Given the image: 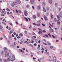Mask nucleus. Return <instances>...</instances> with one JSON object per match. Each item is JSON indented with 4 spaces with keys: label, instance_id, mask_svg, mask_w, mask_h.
Listing matches in <instances>:
<instances>
[{
    "label": "nucleus",
    "instance_id": "obj_1",
    "mask_svg": "<svg viewBox=\"0 0 62 62\" xmlns=\"http://www.w3.org/2000/svg\"><path fill=\"white\" fill-rule=\"evenodd\" d=\"M9 54L8 52H6L5 54V56H6V57L8 56H9Z\"/></svg>",
    "mask_w": 62,
    "mask_h": 62
},
{
    "label": "nucleus",
    "instance_id": "obj_2",
    "mask_svg": "<svg viewBox=\"0 0 62 62\" xmlns=\"http://www.w3.org/2000/svg\"><path fill=\"white\" fill-rule=\"evenodd\" d=\"M24 15L26 16H27L28 15V13H27V11L26 10L24 11Z\"/></svg>",
    "mask_w": 62,
    "mask_h": 62
},
{
    "label": "nucleus",
    "instance_id": "obj_3",
    "mask_svg": "<svg viewBox=\"0 0 62 62\" xmlns=\"http://www.w3.org/2000/svg\"><path fill=\"white\" fill-rule=\"evenodd\" d=\"M16 2L18 4H20L21 3V1L20 0H16Z\"/></svg>",
    "mask_w": 62,
    "mask_h": 62
},
{
    "label": "nucleus",
    "instance_id": "obj_4",
    "mask_svg": "<svg viewBox=\"0 0 62 62\" xmlns=\"http://www.w3.org/2000/svg\"><path fill=\"white\" fill-rule=\"evenodd\" d=\"M11 60V56H9L7 58V60L8 61H10Z\"/></svg>",
    "mask_w": 62,
    "mask_h": 62
},
{
    "label": "nucleus",
    "instance_id": "obj_5",
    "mask_svg": "<svg viewBox=\"0 0 62 62\" xmlns=\"http://www.w3.org/2000/svg\"><path fill=\"white\" fill-rule=\"evenodd\" d=\"M30 2L31 4H34L35 3V1L34 0H31Z\"/></svg>",
    "mask_w": 62,
    "mask_h": 62
},
{
    "label": "nucleus",
    "instance_id": "obj_6",
    "mask_svg": "<svg viewBox=\"0 0 62 62\" xmlns=\"http://www.w3.org/2000/svg\"><path fill=\"white\" fill-rule=\"evenodd\" d=\"M56 57L55 56H54L53 58V61L54 62L55 61H56Z\"/></svg>",
    "mask_w": 62,
    "mask_h": 62
},
{
    "label": "nucleus",
    "instance_id": "obj_7",
    "mask_svg": "<svg viewBox=\"0 0 62 62\" xmlns=\"http://www.w3.org/2000/svg\"><path fill=\"white\" fill-rule=\"evenodd\" d=\"M4 50L5 52H7L8 51V49H7V48H6V47H4Z\"/></svg>",
    "mask_w": 62,
    "mask_h": 62
},
{
    "label": "nucleus",
    "instance_id": "obj_8",
    "mask_svg": "<svg viewBox=\"0 0 62 62\" xmlns=\"http://www.w3.org/2000/svg\"><path fill=\"white\" fill-rule=\"evenodd\" d=\"M44 19L46 21H47V20H48V19H47V17H46V16H44Z\"/></svg>",
    "mask_w": 62,
    "mask_h": 62
},
{
    "label": "nucleus",
    "instance_id": "obj_9",
    "mask_svg": "<svg viewBox=\"0 0 62 62\" xmlns=\"http://www.w3.org/2000/svg\"><path fill=\"white\" fill-rule=\"evenodd\" d=\"M49 2L50 4H52L53 3V1L52 0H49Z\"/></svg>",
    "mask_w": 62,
    "mask_h": 62
},
{
    "label": "nucleus",
    "instance_id": "obj_10",
    "mask_svg": "<svg viewBox=\"0 0 62 62\" xmlns=\"http://www.w3.org/2000/svg\"><path fill=\"white\" fill-rule=\"evenodd\" d=\"M50 31L51 32H54V30L52 28L50 29Z\"/></svg>",
    "mask_w": 62,
    "mask_h": 62
},
{
    "label": "nucleus",
    "instance_id": "obj_11",
    "mask_svg": "<svg viewBox=\"0 0 62 62\" xmlns=\"http://www.w3.org/2000/svg\"><path fill=\"white\" fill-rule=\"evenodd\" d=\"M12 58L13 60H14L15 58V56H14L12 55Z\"/></svg>",
    "mask_w": 62,
    "mask_h": 62
},
{
    "label": "nucleus",
    "instance_id": "obj_12",
    "mask_svg": "<svg viewBox=\"0 0 62 62\" xmlns=\"http://www.w3.org/2000/svg\"><path fill=\"white\" fill-rule=\"evenodd\" d=\"M43 9L44 11V12H46V10H45V8L44 7H43Z\"/></svg>",
    "mask_w": 62,
    "mask_h": 62
},
{
    "label": "nucleus",
    "instance_id": "obj_13",
    "mask_svg": "<svg viewBox=\"0 0 62 62\" xmlns=\"http://www.w3.org/2000/svg\"><path fill=\"white\" fill-rule=\"evenodd\" d=\"M3 61L4 62H8V61L6 59H3Z\"/></svg>",
    "mask_w": 62,
    "mask_h": 62
},
{
    "label": "nucleus",
    "instance_id": "obj_14",
    "mask_svg": "<svg viewBox=\"0 0 62 62\" xmlns=\"http://www.w3.org/2000/svg\"><path fill=\"white\" fill-rule=\"evenodd\" d=\"M38 8L39 9V10H40V5H39L38 6Z\"/></svg>",
    "mask_w": 62,
    "mask_h": 62
},
{
    "label": "nucleus",
    "instance_id": "obj_15",
    "mask_svg": "<svg viewBox=\"0 0 62 62\" xmlns=\"http://www.w3.org/2000/svg\"><path fill=\"white\" fill-rule=\"evenodd\" d=\"M4 52L3 51H2L1 52L0 54H1V55H3L4 54Z\"/></svg>",
    "mask_w": 62,
    "mask_h": 62
},
{
    "label": "nucleus",
    "instance_id": "obj_16",
    "mask_svg": "<svg viewBox=\"0 0 62 62\" xmlns=\"http://www.w3.org/2000/svg\"><path fill=\"white\" fill-rule=\"evenodd\" d=\"M60 17H62V12H61L60 14Z\"/></svg>",
    "mask_w": 62,
    "mask_h": 62
},
{
    "label": "nucleus",
    "instance_id": "obj_17",
    "mask_svg": "<svg viewBox=\"0 0 62 62\" xmlns=\"http://www.w3.org/2000/svg\"><path fill=\"white\" fill-rule=\"evenodd\" d=\"M19 35L20 37H23V35L22 33L19 34Z\"/></svg>",
    "mask_w": 62,
    "mask_h": 62
},
{
    "label": "nucleus",
    "instance_id": "obj_18",
    "mask_svg": "<svg viewBox=\"0 0 62 62\" xmlns=\"http://www.w3.org/2000/svg\"><path fill=\"white\" fill-rule=\"evenodd\" d=\"M24 19L26 20V22H28V19L27 18H26V17H24Z\"/></svg>",
    "mask_w": 62,
    "mask_h": 62
},
{
    "label": "nucleus",
    "instance_id": "obj_19",
    "mask_svg": "<svg viewBox=\"0 0 62 62\" xmlns=\"http://www.w3.org/2000/svg\"><path fill=\"white\" fill-rule=\"evenodd\" d=\"M11 6L12 7L14 8V4L13 3H12L11 4Z\"/></svg>",
    "mask_w": 62,
    "mask_h": 62
},
{
    "label": "nucleus",
    "instance_id": "obj_20",
    "mask_svg": "<svg viewBox=\"0 0 62 62\" xmlns=\"http://www.w3.org/2000/svg\"><path fill=\"white\" fill-rule=\"evenodd\" d=\"M2 28H3V27H2V26L1 25H0V29L1 30H2Z\"/></svg>",
    "mask_w": 62,
    "mask_h": 62
},
{
    "label": "nucleus",
    "instance_id": "obj_21",
    "mask_svg": "<svg viewBox=\"0 0 62 62\" xmlns=\"http://www.w3.org/2000/svg\"><path fill=\"white\" fill-rule=\"evenodd\" d=\"M30 5H27L26 6L27 8H29Z\"/></svg>",
    "mask_w": 62,
    "mask_h": 62
},
{
    "label": "nucleus",
    "instance_id": "obj_22",
    "mask_svg": "<svg viewBox=\"0 0 62 62\" xmlns=\"http://www.w3.org/2000/svg\"><path fill=\"white\" fill-rule=\"evenodd\" d=\"M2 23L3 24H4V25H6L7 24V23H5V22H2Z\"/></svg>",
    "mask_w": 62,
    "mask_h": 62
},
{
    "label": "nucleus",
    "instance_id": "obj_23",
    "mask_svg": "<svg viewBox=\"0 0 62 62\" xmlns=\"http://www.w3.org/2000/svg\"><path fill=\"white\" fill-rule=\"evenodd\" d=\"M38 33L39 34H40V33H41V34H42V31H39V32H38Z\"/></svg>",
    "mask_w": 62,
    "mask_h": 62
},
{
    "label": "nucleus",
    "instance_id": "obj_24",
    "mask_svg": "<svg viewBox=\"0 0 62 62\" xmlns=\"http://www.w3.org/2000/svg\"><path fill=\"white\" fill-rule=\"evenodd\" d=\"M37 16H38V17H40V14L39 13H37Z\"/></svg>",
    "mask_w": 62,
    "mask_h": 62
},
{
    "label": "nucleus",
    "instance_id": "obj_25",
    "mask_svg": "<svg viewBox=\"0 0 62 62\" xmlns=\"http://www.w3.org/2000/svg\"><path fill=\"white\" fill-rule=\"evenodd\" d=\"M17 2H13V4H14V5H17Z\"/></svg>",
    "mask_w": 62,
    "mask_h": 62
},
{
    "label": "nucleus",
    "instance_id": "obj_26",
    "mask_svg": "<svg viewBox=\"0 0 62 62\" xmlns=\"http://www.w3.org/2000/svg\"><path fill=\"white\" fill-rule=\"evenodd\" d=\"M57 22L59 25L60 24V22H59V20H57Z\"/></svg>",
    "mask_w": 62,
    "mask_h": 62
},
{
    "label": "nucleus",
    "instance_id": "obj_27",
    "mask_svg": "<svg viewBox=\"0 0 62 62\" xmlns=\"http://www.w3.org/2000/svg\"><path fill=\"white\" fill-rule=\"evenodd\" d=\"M57 17L59 20H60V17L59 16H57Z\"/></svg>",
    "mask_w": 62,
    "mask_h": 62
},
{
    "label": "nucleus",
    "instance_id": "obj_28",
    "mask_svg": "<svg viewBox=\"0 0 62 62\" xmlns=\"http://www.w3.org/2000/svg\"><path fill=\"white\" fill-rule=\"evenodd\" d=\"M44 59V57H43V58H40V60H42Z\"/></svg>",
    "mask_w": 62,
    "mask_h": 62
},
{
    "label": "nucleus",
    "instance_id": "obj_29",
    "mask_svg": "<svg viewBox=\"0 0 62 62\" xmlns=\"http://www.w3.org/2000/svg\"><path fill=\"white\" fill-rule=\"evenodd\" d=\"M20 52H22V53H24V51H23L22 49L20 50Z\"/></svg>",
    "mask_w": 62,
    "mask_h": 62
},
{
    "label": "nucleus",
    "instance_id": "obj_30",
    "mask_svg": "<svg viewBox=\"0 0 62 62\" xmlns=\"http://www.w3.org/2000/svg\"><path fill=\"white\" fill-rule=\"evenodd\" d=\"M33 18L34 19H36V16H33Z\"/></svg>",
    "mask_w": 62,
    "mask_h": 62
},
{
    "label": "nucleus",
    "instance_id": "obj_31",
    "mask_svg": "<svg viewBox=\"0 0 62 62\" xmlns=\"http://www.w3.org/2000/svg\"><path fill=\"white\" fill-rule=\"evenodd\" d=\"M31 43H34V40H31Z\"/></svg>",
    "mask_w": 62,
    "mask_h": 62
},
{
    "label": "nucleus",
    "instance_id": "obj_32",
    "mask_svg": "<svg viewBox=\"0 0 62 62\" xmlns=\"http://www.w3.org/2000/svg\"><path fill=\"white\" fill-rule=\"evenodd\" d=\"M40 20H39L38 22V23H40Z\"/></svg>",
    "mask_w": 62,
    "mask_h": 62
},
{
    "label": "nucleus",
    "instance_id": "obj_33",
    "mask_svg": "<svg viewBox=\"0 0 62 62\" xmlns=\"http://www.w3.org/2000/svg\"><path fill=\"white\" fill-rule=\"evenodd\" d=\"M46 9L47 10V11H49V8L47 7L46 8Z\"/></svg>",
    "mask_w": 62,
    "mask_h": 62
},
{
    "label": "nucleus",
    "instance_id": "obj_34",
    "mask_svg": "<svg viewBox=\"0 0 62 62\" xmlns=\"http://www.w3.org/2000/svg\"><path fill=\"white\" fill-rule=\"evenodd\" d=\"M42 5H43L44 6V5H45V2H43L42 3Z\"/></svg>",
    "mask_w": 62,
    "mask_h": 62
},
{
    "label": "nucleus",
    "instance_id": "obj_35",
    "mask_svg": "<svg viewBox=\"0 0 62 62\" xmlns=\"http://www.w3.org/2000/svg\"><path fill=\"white\" fill-rule=\"evenodd\" d=\"M18 12H19L20 13H22V12H21V11L20 10H18Z\"/></svg>",
    "mask_w": 62,
    "mask_h": 62
},
{
    "label": "nucleus",
    "instance_id": "obj_36",
    "mask_svg": "<svg viewBox=\"0 0 62 62\" xmlns=\"http://www.w3.org/2000/svg\"><path fill=\"white\" fill-rule=\"evenodd\" d=\"M13 33V31H11L9 33V34H11V33Z\"/></svg>",
    "mask_w": 62,
    "mask_h": 62
},
{
    "label": "nucleus",
    "instance_id": "obj_37",
    "mask_svg": "<svg viewBox=\"0 0 62 62\" xmlns=\"http://www.w3.org/2000/svg\"><path fill=\"white\" fill-rule=\"evenodd\" d=\"M2 13H4L5 14H6V12L5 11H3L2 12Z\"/></svg>",
    "mask_w": 62,
    "mask_h": 62
},
{
    "label": "nucleus",
    "instance_id": "obj_38",
    "mask_svg": "<svg viewBox=\"0 0 62 62\" xmlns=\"http://www.w3.org/2000/svg\"><path fill=\"white\" fill-rule=\"evenodd\" d=\"M25 43H27V44H29V43L27 41H25L24 42Z\"/></svg>",
    "mask_w": 62,
    "mask_h": 62
},
{
    "label": "nucleus",
    "instance_id": "obj_39",
    "mask_svg": "<svg viewBox=\"0 0 62 62\" xmlns=\"http://www.w3.org/2000/svg\"><path fill=\"white\" fill-rule=\"evenodd\" d=\"M36 25H37V26H40V24H36Z\"/></svg>",
    "mask_w": 62,
    "mask_h": 62
},
{
    "label": "nucleus",
    "instance_id": "obj_40",
    "mask_svg": "<svg viewBox=\"0 0 62 62\" xmlns=\"http://www.w3.org/2000/svg\"><path fill=\"white\" fill-rule=\"evenodd\" d=\"M53 46H50V48L51 49H53Z\"/></svg>",
    "mask_w": 62,
    "mask_h": 62
},
{
    "label": "nucleus",
    "instance_id": "obj_41",
    "mask_svg": "<svg viewBox=\"0 0 62 62\" xmlns=\"http://www.w3.org/2000/svg\"><path fill=\"white\" fill-rule=\"evenodd\" d=\"M45 53L47 55H49V53L48 52H46Z\"/></svg>",
    "mask_w": 62,
    "mask_h": 62
},
{
    "label": "nucleus",
    "instance_id": "obj_42",
    "mask_svg": "<svg viewBox=\"0 0 62 62\" xmlns=\"http://www.w3.org/2000/svg\"><path fill=\"white\" fill-rule=\"evenodd\" d=\"M1 16H4V15L3 14H1Z\"/></svg>",
    "mask_w": 62,
    "mask_h": 62
},
{
    "label": "nucleus",
    "instance_id": "obj_43",
    "mask_svg": "<svg viewBox=\"0 0 62 62\" xmlns=\"http://www.w3.org/2000/svg\"><path fill=\"white\" fill-rule=\"evenodd\" d=\"M6 9L7 10H8V11H10V10H9V9H8V8H7Z\"/></svg>",
    "mask_w": 62,
    "mask_h": 62
},
{
    "label": "nucleus",
    "instance_id": "obj_44",
    "mask_svg": "<svg viewBox=\"0 0 62 62\" xmlns=\"http://www.w3.org/2000/svg\"><path fill=\"white\" fill-rule=\"evenodd\" d=\"M51 19H53V16L52 15H51Z\"/></svg>",
    "mask_w": 62,
    "mask_h": 62
},
{
    "label": "nucleus",
    "instance_id": "obj_45",
    "mask_svg": "<svg viewBox=\"0 0 62 62\" xmlns=\"http://www.w3.org/2000/svg\"><path fill=\"white\" fill-rule=\"evenodd\" d=\"M48 35L49 37H52V36H51V35H50V33L48 34Z\"/></svg>",
    "mask_w": 62,
    "mask_h": 62
},
{
    "label": "nucleus",
    "instance_id": "obj_46",
    "mask_svg": "<svg viewBox=\"0 0 62 62\" xmlns=\"http://www.w3.org/2000/svg\"><path fill=\"white\" fill-rule=\"evenodd\" d=\"M54 22H56V19L55 18H54Z\"/></svg>",
    "mask_w": 62,
    "mask_h": 62
},
{
    "label": "nucleus",
    "instance_id": "obj_47",
    "mask_svg": "<svg viewBox=\"0 0 62 62\" xmlns=\"http://www.w3.org/2000/svg\"><path fill=\"white\" fill-rule=\"evenodd\" d=\"M48 45L50 46V45H51V44L50 43H48Z\"/></svg>",
    "mask_w": 62,
    "mask_h": 62
},
{
    "label": "nucleus",
    "instance_id": "obj_48",
    "mask_svg": "<svg viewBox=\"0 0 62 62\" xmlns=\"http://www.w3.org/2000/svg\"><path fill=\"white\" fill-rule=\"evenodd\" d=\"M2 61V59L1 58H0V62H1Z\"/></svg>",
    "mask_w": 62,
    "mask_h": 62
},
{
    "label": "nucleus",
    "instance_id": "obj_49",
    "mask_svg": "<svg viewBox=\"0 0 62 62\" xmlns=\"http://www.w3.org/2000/svg\"><path fill=\"white\" fill-rule=\"evenodd\" d=\"M11 46H12V47H14V46H15L14 45H11Z\"/></svg>",
    "mask_w": 62,
    "mask_h": 62
},
{
    "label": "nucleus",
    "instance_id": "obj_50",
    "mask_svg": "<svg viewBox=\"0 0 62 62\" xmlns=\"http://www.w3.org/2000/svg\"><path fill=\"white\" fill-rule=\"evenodd\" d=\"M49 13H46V15H47V16H48V15H49Z\"/></svg>",
    "mask_w": 62,
    "mask_h": 62
},
{
    "label": "nucleus",
    "instance_id": "obj_51",
    "mask_svg": "<svg viewBox=\"0 0 62 62\" xmlns=\"http://www.w3.org/2000/svg\"><path fill=\"white\" fill-rule=\"evenodd\" d=\"M0 11L1 12H2H2H3V10H0Z\"/></svg>",
    "mask_w": 62,
    "mask_h": 62
},
{
    "label": "nucleus",
    "instance_id": "obj_52",
    "mask_svg": "<svg viewBox=\"0 0 62 62\" xmlns=\"http://www.w3.org/2000/svg\"><path fill=\"white\" fill-rule=\"evenodd\" d=\"M42 25L43 26H45V24L42 23Z\"/></svg>",
    "mask_w": 62,
    "mask_h": 62
},
{
    "label": "nucleus",
    "instance_id": "obj_53",
    "mask_svg": "<svg viewBox=\"0 0 62 62\" xmlns=\"http://www.w3.org/2000/svg\"><path fill=\"white\" fill-rule=\"evenodd\" d=\"M55 5L56 6H57V5H58V4L57 3H55Z\"/></svg>",
    "mask_w": 62,
    "mask_h": 62
},
{
    "label": "nucleus",
    "instance_id": "obj_54",
    "mask_svg": "<svg viewBox=\"0 0 62 62\" xmlns=\"http://www.w3.org/2000/svg\"><path fill=\"white\" fill-rule=\"evenodd\" d=\"M52 37H53V38H54V39L55 38V37H54V35H52Z\"/></svg>",
    "mask_w": 62,
    "mask_h": 62
},
{
    "label": "nucleus",
    "instance_id": "obj_55",
    "mask_svg": "<svg viewBox=\"0 0 62 62\" xmlns=\"http://www.w3.org/2000/svg\"><path fill=\"white\" fill-rule=\"evenodd\" d=\"M45 36H46V37H49V36H48V35H45Z\"/></svg>",
    "mask_w": 62,
    "mask_h": 62
},
{
    "label": "nucleus",
    "instance_id": "obj_56",
    "mask_svg": "<svg viewBox=\"0 0 62 62\" xmlns=\"http://www.w3.org/2000/svg\"><path fill=\"white\" fill-rule=\"evenodd\" d=\"M23 50H24V51L25 50V49L24 48H23Z\"/></svg>",
    "mask_w": 62,
    "mask_h": 62
},
{
    "label": "nucleus",
    "instance_id": "obj_57",
    "mask_svg": "<svg viewBox=\"0 0 62 62\" xmlns=\"http://www.w3.org/2000/svg\"><path fill=\"white\" fill-rule=\"evenodd\" d=\"M32 8L33 9H34L35 7H34L33 6H32Z\"/></svg>",
    "mask_w": 62,
    "mask_h": 62
},
{
    "label": "nucleus",
    "instance_id": "obj_58",
    "mask_svg": "<svg viewBox=\"0 0 62 62\" xmlns=\"http://www.w3.org/2000/svg\"><path fill=\"white\" fill-rule=\"evenodd\" d=\"M8 43H10V41H8Z\"/></svg>",
    "mask_w": 62,
    "mask_h": 62
},
{
    "label": "nucleus",
    "instance_id": "obj_59",
    "mask_svg": "<svg viewBox=\"0 0 62 62\" xmlns=\"http://www.w3.org/2000/svg\"><path fill=\"white\" fill-rule=\"evenodd\" d=\"M17 48H20V46H17Z\"/></svg>",
    "mask_w": 62,
    "mask_h": 62
},
{
    "label": "nucleus",
    "instance_id": "obj_60",
    "mask_svg": "<svg viewBox=\"0 0 62 62\" xmlns=\"http://www.w3.org/2000/svg\"><path fill=\"white\" fill-rule=\"evenodd\" d=\"M36 30V28H34L33 30V31H35Z\"/></svg>",
    "mask_w": 62,
    "mask_h": 62
},
{
    "label": "nucleus",
    "instance_id": "obj_61",
    "mask_svg": "<svg viewBox=\"0 0 62 62\" xmlns=\"http://www.w3.org/2000/svg\"><path fill=\"white\" fill-rule=\"evenodd\" d=\"M59 11H60L61 10V8H59Z\"/></svg>",
    "mask_w": 62,
    "mask_h": 62
},
{
    "label": "nucleus",
    "instance_id": "obj_62",
    "mask_svg": "<svg viewBox=\"0 0 62 62\" xmlns=\"http://www.w3.org/2000/svg\"><path fill=\"white\" fill-rule=\"evenodd\" d=\"M32 35H35L36 34H35V33H32Z\"/></svg>",
    "mask_w": 62,
    "mask_h": 62
},
{
    "label": "nucleus",
    "instance_id": "obj_63",
    "mask_svg": "<svg viewBox=\"0 0 62 62\" xmlns=\"http://www.w3.org/2000/svg\"><path fill=\"white\" fill-rule=\"evenodd\" d=\"M16 43H15V42H14V45L15 46V45H16Z\"/></svg>",
    "mask_w": 62,
    "mask_h": 62
},
{
    "label": "nucleus",
    "instance_id": "obj_64",
    "mask_svg": "<svg viewBox=\"0 0 62 62\" xmlns=\"http://www.w3.org/2000/svg\"><path fill=\"white\" fill-rule=\"evenodd\" d=\"M24 33L25 34H27V31H24Z\"/></svg>",
    "mask_w": 62,
    "mask_h": 62
}]
</instances>
